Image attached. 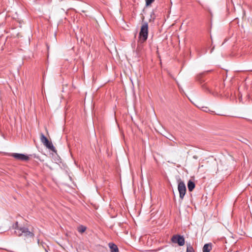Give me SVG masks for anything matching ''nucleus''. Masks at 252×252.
<instances>
[{
    "label": "nucleus",
    "mask_w": 252,
    "mask_h": 252,
    "mask_svg": "<svg viewBox=\"0 0 252 252\" xmlns=\"http://www.w3.org/2000/svg\"><path fill=\"white\" fill-rule=\"evenodd\" d=\"M187 252H194V250L191 246H189L187 249Z\"/></svg>",
    "instance_id": "12"
},
{
    "label": "nucleus",
    "mask_w": 252,
    "mask_h": 252,
    "mask_svg": "<svg viewBox=\"0 0 252 252\" xmlns=\"http://www.w3.org/2000/svg\"><path fill=\"white\" fill-rule=\"evenodd\" d=\"M14 233L19 237L23 235L26 238H33L34 236V233L32 231H30L28 228L25 227H22L17 230H15Z\"/></svg>",
    "instance_id": "1"
},
{
    "label": "nucleus",
    "mask_w": 252,
    "mask_h": 252,
    "mask_svg": "<svg viewBox=\"0 0 252 252\" xmlns=\"http://www.w3.org/2000/svg\"><path fill=\"white\" fill-rule=\"evenodd\" d=\"M197 107L201 108L203 111L206 112L210 111L209 109L207 107H200L199 106H197Z\"/></svg>",
    "instance_id": "13"
},
{
    "label": "nucleus",
    "mask_w": 252,
    "mask_h": 252,
    "mask_svg": "<svg viewBox=\"0 0 252 252\" xmlns=\"http://www.w3.org/2000/svg\"><path fill=\"white\" fill-rule=\"evenodd\" d=\"M146 1V5L147 6H149L151 4V3L154 1Z\"/></svg>",
    "instance_id": "15"
},
{
    "label": "nucleus",
    "mask_w": 252,
    "mask_h": 252,
    "mask_svg": "<svg viewBox=\"0 0 252 252\" xmlns=\"http://www.w3.org/2000/svg\"><path fill=\"white\" fill-rule=\"evenodd\" d=\"M193 158H195V159H197V156H194L193 157Z\"/></svg>",
    "instance_id": "16"
},
{
    "label": "nucleus",
    "mask_w": 252,
    "mask_h": 252,
    "mask_svg": "<svg viewBox=\"0 0 252 252\" xmlns=\"http://www.w3.org/2000/svg\"><path fill=\"white\" fill-rule=\"evenodd\" d=\"M10 156L17 160L21 161H27L30 159L28 156L19 153H12Z\"/></svg>",
    "instance_id": "6"
},
{
    "label": "nucleus",
    "mask_w": 252,
    "mask_h": 252,
    "mask_svg": "<svg viewBox=\"0 0 252 252\" xmlns=\"http://www.w3.org/2000/svg\"><path fill=\"white\" fill-rule=\"evenodd\" d=\"M171 241L173 243L178 244L180 246L185 244V239L183 236L175 235L173 236Z\"/></svg>",
    "instance_id": "5"
},
{
    "label": "nucleus",
    "mask_w": 252,
    "mask_h": 252,
    "mask_svg": "<svg viewBox=\"0 0 252 252\" xmlns=\"http://www.w3.org/2000/svg\"><path fill=\"white\" fill-rule=\"evenodd\" d=\"M77 230L79 232L82 233L85 231L86 227L83 225H80L78 227Z\"/></svg>",
    "instance_id": "10"
},
{
    "label": "nucleus",
    "mask_w": 252,
    "mask_h": 252,
    "mask_svg": "<svg viewBox=\"0 0 252 252\" xmlns=\"http://www.w3.org/2000/svg\"><path fill=\"white\" fill-rule=\"evenodd\" d=\"M148 24L147 22L143 24L141 27L139 36L143 42L145 41L148 37Z\"/></svg>",
    "instance_id": "2"
},
{
    "label": "nucleus",
    "mask_w": 252,
    "mask_h": 252,
    "mask_svg": "<svg viewBox=\"0 0 252 252\" xmlns=\"http://www.w3.org/2000/svg\"><path fill=\"white\" fill-rule=\"evenodd\" d=\"M178 189L179 192V197L183 200L186 192V187L183 181H180L178 185Z\"/></svg>",
    "instance_id": "4"
},
{
    "label": "nucleus",
    "mask_w": 252,
    "mask_h": 252,
    "mask_svg": "<svg viewBox=\"0 0 252 252\" xmlns=\"http://www.w3.org/2000/svg\"><path fill=\"white\" fill-rule=\"evenodd\" d=\"M212 249V244L211 243L206 244L203 247V252H210Z\"/></svg>",
    "instance_id": "7"
},
{
    "label": "nucleus",
    "mask_w": 252,
    "mask_h": 252,
    "mask_svg": "<svg viewBox=\"0 0 252 252\" xmlns=\"http://www.w3.org/2000/svg\"><path fill=\"white\" fill-rule=\"evenodd\" d=\"M22 227H20L18 226V222L16 221L15 224H13L12 228L15 229V230H17L19 228H21Z\"/></svg>",
    "instance_id": "11"
},
{
    "label": "nucleus",
    "mask_w": 252,
    "mask_h": 252,
    "mask_svg": "<svg viewBox=\"0 0 252 252\" xmlns=\"http://www.w3.org/2000/svg\"><path fill=\"white\" fill-rule=\"evenodd\" d=\"M188 188L189 191H191L195 188V184L194 182L189 180L188 183Z\"/></svg>",
    "instance_id": "9"
},
{
    "label": "nucleus",
    "mask_w": 252,
    "mask_h": 252,
    "mask_svg": "<svg viewBox=\"0 0 252 252\" xmlns=\"http://www.w3.org/2000/svg\"><path fill=\"white\" fill-rule=\"evenodd\" d=\"M108 245L111 252H119V249L116 245L113 243H110Z\"/></svg>",
    "instance_id": "8"
},
{
    "label": "nucleus",
    "mask_w": 252,
    "mask_h": 252,
    "mask_svg": "<svg viewBox=\"0 0 252 252\" xmlns=\"http://www.w3.org/2000/svg\"><path fill=\"white\" fill-rule=\"evenodd\" d=\"M40 141L44 144V145L46 147V148L53 152H55V148L53 146L52 143L50 142L47 138L45 137V136L42 133L40 134Z\"/></svg>",
    "instance_id": "3"
},
{
    "label": "nucleus",
    "mask_w": 252,
    "mask_h": 252,
    "mask_svg": "<svg viewBox=\"0 0 252 252\" xmlns=\"http://www.w3.org/2000/svg\"><path fill=\"white\" fill-rule=\"evenodd\" d=\"M38 244L39 245H41L42 246V247L44 248L45 251L48 252L47 250L44 247V244H45L44 243H43V242L40 243L39 242V240H38Z\"/></svg>",
    "instance_id": "14"
}]
</instances>
